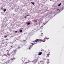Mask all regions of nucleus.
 <instances>
[{
  "label": "nucleus",
  "instance_id": "1",
  "mask_svg": "<svg viewBox=\"0 0 64 64\" xmlns=\"http://www.w3.org/2000/svg\"><path fill=\"white\" fill-rule=\"evenodd\" d=\"M46 41V40L45 38H44V40H42L41 39H36L35 40L32 41L33 42H34V43H32L31 44L32 45H30V46L28 48L29 50H31V48H32V47H33V45H34V44H37L38 42H39L40 41V42L42 41L43 42H45Z\"/></svg>",
  "mask_w": 64,
  "mask_h": 64
},
{
  "label": "nucleus",
  "instance_id": "2",
  "mask_svg": "<svg viewBox=\"0 0 64 64\" xmlns=\"http://www.w3.org/2000/svg\"><path fill=\"white\" fill-rule=\"evenodd\" d=\"M17 51V49H16L15 50H14L13 52V53H14V55H15V54H16V51Z\"/></svg>",
  "mask_w": 64,
  "mask_h": 64
},
{
  "label": "nucleus",
  "instance_id": "3",
  "mask_svg": "<svg viewBox=\"0 0 64 64\" xmlns=\"http://www.w3.org/2000/svg\"><path fill=\"white\" fill-rule=\"evenodd\" d=\"M42 54V52H40L38 54V55H39V56L41 55Z\"/></svg>",
  "mask_w": 64,
  "mask_h": 64
},
{
  "label": "nucleus",
  "instance_id": "4",
  "mask_svg": "<svg viewBox=\"0 0 64 64\" xmlns=\"http://www.w3.org/2000/svg\"><path fill=\"white\" fill-rule=\"evenodd\" d=\"M15 58H12L11 59V60H14V59H15Z\"/></svg>",
  "mask_w": 64,
  "mask_h": 64
},
{
  "label": "nucleus",
  "instance_id": "5",
  "mask_svg": "<svg viewBox=\"0 0 64 64\" xmlns=\"http://www.w3.org/2000/svg\"><path fill=\"white\" fill-rule=\"evenodd\" d=\"M22 61H25V58H22Z\"/></svg>",
  "mask_w": 64,
  "mask_h": 64
},
{
  "label": "nucleus",
  "instance_id": "6",
  "mask_svg": "<svg viewBox=\"0 0 64 64\" xmlns=\"http://www.w3.org/2000/svg\"><path fill=\"white\" fill-rule=\"evenodd\" d=\"M14 48V46H11L10 47V49H12L13 48Z\"/></svg>",
  "mask_w": 64,
  "mask_h": 64
},
{
  "label": "nucleus",
  "instance_id": "7",
  "mask_svg": "<svg viewBox=\"0 0 64 64\" xmlns=\"http://www.w3.org/2000/svg\"><path fill=\"white\" fill-rule=\"evenodd\" d=\"M7 55H8V56H10V54H9V52L7 53Z\"/></svg>",
  "mask_w": 64,
  "mask_h": 64
},
{
  "label": "nucleus",
  "instance_id": "8",
  "mask_svg": "<svg viewBox=\"0 0 64 64\" xmlns=\"http://www.w3.org/2000/svg\"><path fill=\"white\" fill-rule=\"evenodd\" d=\"M31 3L33 5H34V2H31Z\"/></svg>",
  "mask_w": 64,
  "mask_h": 64
},
{
  "label": "nucleus",
  "instance_id": "9",
  "mask_svg": "<svg viewBox=\"0 0 64 64\" xmlns=\"http://www.w3.org/2000/svg\"><path fill=\"white\" fill-rule=\"evenodd\" d=\"M37 20H34V23L36 22H37Z\"/></svg>",
  "mask_w": 64,
  "mask_h": 64
},
{
  "label": "nucleus",
  "instance_id": "10",
  "mask_svg": "<svg viewBox=\"0 0 64 64\" xmlns=\"http://www.w3.org/2000/svg\"><path fill=\"white\" fill-rule=\"evenodd\" d=\"M61 5V3H60V4H59L58 5V6H60Z\"/></svg>",
  "mask_w": 64,
  "mask_h": 64
},
{
  "label": "nucleus",
  "instance_id": "11",
  "mask_svg": "<svg viewBox=\"0 0 64 64\" xmlns=\"http://www.w3.org/2000/svg\"><path fill=\"white\" fill-rule=\"evenodd\" d=\"M4 56H6V57H7V54H4Z\"/></svg>",
  "mask_w": 64,
  "mask_h": 64
},
{
  "label": "nucleus",
  "instance_id": "12",
  "mask_svg": "<svg viewBox=\"0 0 64 64\" xmlns=\"http://www.w3.org/2000/svg\"><path fill=\"white\" fill-rule=\"evenodd\" d=\"M30 22H28V25H30Z\"/></svg>",
  "mask_w": 64,
  "mask_h": 64
},
{
  "label": "nucleus",
  "instance_id": "13",
  "mask_svg": "<svg viewBox=\"0 0 64 64\" xmlns=\"http://www.w3.org/2000/svg\"><path fill=\"white\" fill-rule=\"evenodd\" d=\"M6 11V9H5L4 10V12H5V11Z\"/></svg>",
  "mask_w": 64,
  "mask_h": 64
},
{
  "label": "nucleus",
  "instance_id": "14",
  "mask_svg": "<svg viewBox=\"0 0 64 64\" xmlns=\"http://www.w3.org/2000/svg\"><path fill=\"white\" fill-rule=\"evenodd\" d=\"M10 51V50H6V52H7V51H8V52H9Z\"/></svg>",
  "mask_w": 64,
  "mask_h": 64
},
{
  "label": "nucleus",
  "instance_id": "15",
  "mask_svg": "<svg viewBox=\"0 0 64 64\" xmlns=\"http://www.w3.org/2000/svg\"><path fill=\"white\" fill-rule=\"evenodd\" d=\"M20 32H22V30H20Z\"/></svg>",
  "mask_w": 64,
  "mask_h": 64
},
{
  "label": "nucleus",
  "instance_id": "16",
  "mask_svg": "<svg viewBox=\"0 0 64 64\" xmlns=\"http://www.w3.org/2000/svg\"><path fill=\"white\" fill-rule=\"evenodd\" d=\"M26 64H29V63L28 62H26Z\"/></svg>",
  "mask_w": 64,
  "mask_h": 64
},
{
  "label": "nucleus",
  "instance_id": "17",
  "mask_svg": "<svg viewBox=\"0 0 64 64\" xmlns=\"http://www.w3.org/2000/svg\"><path fill=\"white\" fill-rule=\"evenodd\" d=\"M1 10H3V9H4V8H1Z\"/></svg>",
  "mask_w": 64,
  "mask_h": 64
},
{
  "label": "nucleus",
  "instance_id": "18",
  "mask_svg": "<svg viewBox=\"0 0 64 64\" xmlns=\"http://www.w3.org/2000/svg\"><path fill=\"white\" fill-rule=\"evenodd\" d=\"M47 56L48 57H49V54H47Z\"/></svg>",
  "mask_w": 64,
  "mask_h": 64
},
{
  "label": "nucleus",
  "instance_id": "19",
  "mask_svg": "<svg viewBox=\"0 0 64 64\" xmlns=\"http://www.w3.org/2000/svg\"><path fill=\"white\" fill-rule=\"evenodd\" d=\"M43 59H44V60H46V59L45 58H43Z\"/></svg>",
  "mask_w": 64,
  "mask_h": 64
},
{
  "label": "nucleus",
  "instance_id": "20",
  "mask_svg": "<svg viewBox=\"0 0 64 64\" xmlns=\"http://www.w3.org/2000/svg\"><path fill=\"white\" fill-rule=\"evenodd\" d=\"M24 18H27V16H25L24 17Z\"/></svg>",
  "mask_w": 64,
  "mask_h": 64
},
{
  "label": "nucleus",
  "instance_id": "21",
  "mask_svg": "<svg viewBox=\"0 0 64 64\" xmlns=\"http://www.w3.org/2000/svg\"><path fill=\"white\" fill-rule=\"evenodd\" d=\"M4 38H6V37H7V36H4Z\"/></svg>",
  "mask_w": 64,
  "mask_h": 64
},
{
  "label": "nucleus",
  "instance_id": "22",
  "mask_svg": "<svg viewBox=\"0 0 64 64\" xmlns=\"http://www.w3.org/2000/svg\"><path fill=\"white\" fill-rule=\"evenodd\" d=\"M57 11L59 10V9H57Z\"/></svg>",
  "mask_w": 64,
  "mask_h": 64
},
{
  "label": "nucleus",
  "instance_id": "23",
  "mask_svg": "<svg viewBox=\"0 0 64 64\" xmlns=\"http://www.w3.org/2000/svg\"><path fill=\"white\" fill-rule=\"evenodd\" d=\"M47 39H48H48H49V38H47Z\"/></svg>",
  "mask_w": 64,
  "mask_h": 64
},
{
  "label": "nucleus",
  "instance_id": "24",
  "mask_svg": "<svg viewBox=\"0 0 64 64\" xmlns=\"http://www.w3.org/2000/svg\"><path fill=\"white\" fill-rule=\"evenodd\" d=\"M50 63V62H47V63H48H48Z\"/></svg>",
  "mask_w": 64,
  "mask_h": 64
},
{
  "label": "nucleus",
  "instance_id": "25",
  "mask_svg": "<svg viewBox=\"0 0 64 64\" xmlns=\"http://www.w3.org/2000/svg\"><path fill=\"white\" fill-rule=\"evenodd\" d=\"M18 32V31H15V32Z\"/></svg>",
  "mask_w": 64,
  "mask_h": 64
},
{
  "label": "nucleus",
  "instance_id": "26",
  "mask_svg": "<svg viewBox=\"0 0 64 64\" xmlns=\"http://www.w3.org/2000/svg\"><path fill=\"white\" fill-rule=\"evenodd\" d=\"M43 50V51H44V50H41V51H42Z\"/></svg>",
  "mask_w": 64,
  "mask_h": 64
},
{
  "label": "nucleus",
  "instance_id": "27",
  "mask_svg": "<svg viewBox=\"0 0 64 64\" xmlns=\"http://www.w3.org/2000/svg\"><path fill=\"white\" fill-rule=\"evenodd\" d=\"M27 16H29V15H27Z\"/></svg>",
  "mask_w": 64,
  "mask_h": 64
},
{
  "label": "nucleus",
  "instance_id": "28",
  "mask_svg": "<svg viewBox=\"0 0 64 64\" xmlns=\"http://www.w3.org/2000/svg\"><path fill=\"white\" fill-rule=\"evenodd\" d=\"M26 40H24V42H25Z\"/></svg>",
  "mask_w": 64,
  "mask_h": 64
},
{
  "label": "nucleus",
  "instance_id": "29",
  "mask_svg": "<svg viewBox=\"0 0 64 64\" xmlns=\"http://www.w3.org/2000/svg\"><path fill=\"white\" fill-rule=\"evenodd\" d=\"M38 58H37V60H38Z\"/></svg>",
  "mask_w": 64,
  "mask_h": 64
},
{
  "label": "nucleus",
  "instance_id": "30",
  "mask_svg": "<svg viewBox=\"0 0 64 64\" xmlns=\"http://www.w3.org/2000/svg\"><path fill=\"white\" fill-rule=\"evenodd\" d=\"M50 1H52V0H50Z\"/></svg>",
  "mask_w": 64,
  "mask_h": 64
},
{
  "label": "nucleus",
  "instance_id": "31",
  "mask_svg": "<svg viewBox=\"0 0 64 64\" xmlns=\"http://www.w3.org/2000/svg\"><path fill=\"white\" fill-rule=\"evenodd\" d=\"M45 24H46V22Z\"/></svg>",
  "mask_w": 64,
  "mask_h": 64
},
{
  "label": "nucleus",
  "instance_id": "32",
  "mask_svg": "<svg viewBox=\"0 0 64 64\" xmlns=\"http://www.w3.org/2000/svg\"><path fill=\"white\" fill-rule=\"evenodd\" d=\"M19 48H20V47H19Z\"/></svg>",
  "mask_w": 64,
  "mask_h": 64
}]
</instances>
